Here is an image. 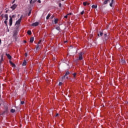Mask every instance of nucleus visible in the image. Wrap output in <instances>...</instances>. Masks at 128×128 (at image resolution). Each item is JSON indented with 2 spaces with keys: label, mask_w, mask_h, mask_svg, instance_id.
I'll use <instances>...</instances> for the list:
<instances>
[{
  "label": "nucleus",
  "mask_w": 128,
  "mask_h": 128,
  "mask_svg": "<svg viewBox=\"0 0 128 128\" xmlns=\"http://www.w3.org/2000/svg\"><path fill=\"white\" fill-rule=\"evenodd\" d=\"M7 30H8V32H10V30H9V29L8 28V26H7Z\"/></svg>",
  "instance_id": "36"
},
{
  "label": "nucleus",
  "mask_w": 128,
  "mask_h": 128,
  "mask_svg": "<svg viewBox=\"0 0 128 128\" xmlns=\"http://www.w3.org/2000/svg\"><path fill=\"white\" fill-rule=\"evenodd\" d=\"M83 4H84V6H86L87 5V2H84L83 3Z\"/></svg>",
  "instance_id": "22"
},
{
  "label": "nucleus",
  "mask_w": 128,
  "mask_h": 128,
  "mask_svg": "<svg viewBox=\"0 0 128 128\" xmlns=\"http://www.w3.org/2000/svg\"><path fill=\"white\" fill-rule=\"evenodd\" d=\"M10 26H11L12 24V19L11 16H10Z\"/></svg>",
  "instance_id": "3"
},
{
  "label": "nucleus",
  "mask_w": 128,
  "mask_h": 128,
  "mask_svg": "<svg viewBox=\"0 0 128 128\" xmlns=\"http://www.w3.org/2000/svg\"><path fill=\"white\" fill-rule=\"evenodd\" d=\"M57 30H60V27H57L56 28Z\"/></svg>",
  "instance_id": "28"
},
{
  "label": "nucleus",
  "mask_w": 128,
  "mask_h": 128,
  "mask_svg": "<svg viewBox=\"0 0 128 128\" xmlns=\"http://www.w3.org/2000/svg\"><path fill=\"white\" fill-rule=\"evenodd\" d=\"M76 74H76V72L72 74L74 75V78H76Z\"/></svg>",
  "instance_id": "23"
},
{
  "label": "nucleus",
  "mask_w": 128,
  "mask_h": 128,
  "mask_svg": "<svg viewBox=\"0 0 128 128\" xmlns=\"http://www.w3.org/2000/svg\"><path fill=\"white\" fill-rule=\"evenodd\" d=\"M62 4L60 3V4H59V6L60 7V8H61L62 7Z\"/></svg>",
  "instance_id": "35"
},
{
  "label": "nucleus",
  "mask_w": 128,
  "mask_h": 128,
  "mask_svg": "<svg viewBox=\"0 0 128 128\" xmlns=\"http://www.w3.org/2000/svg\"><path fill=\"white\" fill-rule=\"evenodd\" d=\"M64 18H68V16H64Z\"/></svg>",
  "instance_id": "37"
},
{
  "label": "nucleus",
  "mask_w": 128,
  "mask_h": 128,
  "mask_svg": "<svg viewBox=\"0 0 128 128\" xmlns=\"http://www.w3.org/2000/svg\"><path fill=\"white\" fill-rule=\"evenodd\" d=\"M80 14L82 15H83L84 14V10H83L82 12H81Z\"/></svg>",
  "instance_id": "30"
},
{
  "label": "nucleus",
  "mask_w": 128,
  "mask_h": 128,
  "mask_svg": "<svg viewBox=\"0 0 128 128\" xmlns=\"http://www.w3.org/2000/svg\"><path fill=\"white\" fill-rule=\"evenodd\" d=\"M4 17L6 18V20H8V15L7 14H5Z\"/></svg>",
  "instance_id": "11"
},
{
  "label": "nucleus",
  "mask_w": 128,
  "mask_h": 128,
  "mask_svg": "<svg viewBox=\"0 0 128 128\" xmlns=\"http://www.w3.org/2000/svg\"><path fill=\"white\" fill-rule=\"evenodd\" d=\"M0 85H1V84H0Z\"/></svg>",
  "instance_id": "55"
},
{
  "label": "nucleus",
  "mask_w": 128,
  "mask_h": 128,
  "mask_svg": "<svg viewBox=\"0 0 128 128\" xmlns=\"http://www.w3.org/2000/svg\"><path fill=\"white\" fill-rule=\"evenodd\" d=\"M34 37L31 38L30 40V42L32 43L34 41Z\"/></svg>",
  "instance_id": "8"
},
{
  "label": "nucleus",
  "mask_w": 128,
  "mask_h": 128,
  "mask_svg": "<svg viewBox=\"0 0 128 128\" xmlns=\"http://www.w3.org/2000/svg\"><path fill=\"white\" fill-rule=\"evenodd\" d=\"M16 36V32H14V36Z\"/></svg>",
  "instance_id": "31"
},
{
  "label": "nucleus",
  "mask_w": 128,
  "mask_h": 128,
  "mask_svg": "<svg viewBox=\"0 0 128 128\" xmlns=\"http://www.w3.org/2000/svg\"><path fill=\"white\" fill-rule=\"evenodd\" d=\"M2 44V40H1L0 38V44Z\"/></svg>",
  "instance_id": "40"
},
{
  "label": "nucleus",
  "mask_w": 128,
  "mask_h": 128,
  "mask_svg": "<svg viewBox=\"0 0 128 128\" xmlns=\"http://www.w3.org/2000/svg\"><path fill=\"white\" fill-rule=\"evenodd\" d=\"M113 4L112 2L110 3V6L112 7Z\"/></svg>",
  "instance_id": "27"
},
{
  "label": "nucleus",
  "mask_w": 128,
  "mask_h": 128,
  "mask_svg": "<svg viewBox=\"0 0 128 128\" xmlns=\"http://www.w3.org/2000/svg\"><path fill=\"white\" fill-rule=\"evenodd\" d=\"M22 19V16H21L18 20H20L21 21Z\"/></svg>",
  "instance_id": "38"
},
{
  "label": "nucleus",
  "mask_w": 128,
  "mask_h": 128,
  "mask_svg": "<svg viewBox=\"0 0 128 128\" xmlns=\"http://www.w3.org/2000/svg\"><path fill=\"white\" fill-rule=\"evenodd\" d=\"M112 0L111 2L114 4V0Z\"/></svg>",
  "instance_id": "39"
},
{
  "label": "nucleus",
  "mask_w": 128,
  "mask_h": 128,
  "mask_svg": "<svg viewBox=\"0 0 128 128\" xmlns=\"http://www.w3.org/2000/svg\"><path fill=\"white\" fill-rule=\"evenodd\" d=\"M41 41H40L38 42V44H40V43Z\"/></svg>",
  "instance_id": "49"
},
{
  "label": "nucleus",
  "mask_w": 128,
  "mask_h": 128,
  "mask_svg": "<svg viewBox=\"0 0 128 128\" xmlns=\"http://www.w3.org/2000/svg\"><path fill=\"white\" fill-rule=\"evenodd\" d=\"M10 63L12 66L13 67H16V65L11 60H10Z\"/></svg>",
  "instance_id": "10"
},
{
  "label": "nucleus",
  "mask_w": 128,
  "mask_h": 128,
  "mask_svg": "<svg viewBox=\"0 0 128 128\" xmlns=\"http://www.w3.org/2000/svg\"><path fill=\"white\" fill-rule=\"evenodd\" d=\"M38 3H40H40H41V1H40V0H38Z\"/></svg>",
  "instance_id": "34"
},
{
  "label": "nucleus",
  "mask_w": 128,
  "mask_h": 128,
  "mask_svg": "<svg viewBox=\"0 0 128 128\" xmlns=\"http://www.w3.org/2000/svg\"><path fill=\"white\" fill-rule=\"evenodd\" d=\"M0 88H1V86H0Z\"/></svg>",
  "instance_id": "52"
},
{
  "label": "nucleus",
  "mask_w": 128,
  "mask_h": 128,
  "mask_svg": "<svg viewBox=\"0 0 128 128\" xmlns=\"http://www.w3.org/2000/svg\"><path fill=\"white\" fill-rule=\"evenodd\" d=\"M122 62L123 63H124V62H125V61L122 60Z\"/></svg>",
  "instance_id": "46"
},
{
  "label": "nucleus",
  "mask_w": 128,
  "mask_h": 128,
  "mask_svg": "<svg viewBox=\"0 0 128 128\" xmlns=\"http://www.w3.org/2000/svg\"><path fill=\"white\" fill-rule=\"evenodd\" d=\"M12 18H14V16H12Z\"/></svg>",
  "instance_id": "51"
},
{
  "label": "nucleus",
  "mask_w": 128,
  "mask_h": 128,
  "mask_svg": "<svg viewBox=\"0 0 128 128\" xmlns=\"http://www.w3.org/2000/svg\"><path fill=\"white\" fill-rule=\"evenodd\" d=\"M58 18L56 19V20H54V24H58Z\"/></svg>",
  "instance_id": "16"
},
{
  "label": "nucleus",
  "mask_w": 128,
  "mask_h": 128,
  "mask_svg": "<svg viewBox=\"0 0 128 128\" xmlns=\"http://www.w3.org/2000/svg\"><path fill=\"white\" fill-rule=\"evenodd\" d=\"M15 1H16L15 0L13 1L12 4L14 3Z\"/></svg>",
  "instance_id": "42"
},
{
  "label": "nucleus",
  "mask_w": 128,
  "mask_h": 128,
  "mask_svg": "<svg viewBox=\"0 0 128 128\" xmlns=\"http://www.w3.org/2000/svg\"><path fill=\"white\" fill-rule=\"evenodd\" d=\"M4 60V58H3V56H2V58H1V59H0V64L2 63V62Z\"/></svg>",
  "instance_id": "17"
},
{
  "label": "nucleus",
  "mask_w": 128,
  "mask_h": 128,
  "mask_svg": "<svg viewBox=\"0 0 128 128\" xmlns=\"http://www.w3.org/2000/svg\"><path fill=\"white\" fill-rule=\"evenodd\" d=\"M28 34L29 35H31L32 34V32L30 30H28Z\"/></svg>",
  "instance_id": "20"
},
{
  "label": "nucleus",
  "mask_w": 128,
  "mask_h": 128,
  "mask_svg": "<svg viewBox=\"0 0 128 128\" xmlns=\"http://www.w3.org/2000/svg\"><path fill=\"white\" fill-rule=\"evenodd\" d=\"M0 85H1V84H0Z\"/></svg>",
  "instance_id": "56"
},
{
  "label": "nucleus",
  "mask_w": 128,
  "mask_h": 128,
  "mask_svg": "<svg viewBox=\"0 0 128 128\" xmlns=\"http://www.w3.org/2000/svg\"><path fill=\"white\" fill-rule=\"evenodd\" d=\"M82 55L83 54L82 52L79 54V60H82L83 59Z\"/></svg>",
  "instance_id": "2"
},
{
  "label": "nucleus",
  "mask_w": 128,
  "mask_h": 128,
  "mask_svg": "<svg viewBox=\"0 0 128 128\" xmlns=\"http://www.w3.org/2000/svg\"><path fill=\"white\" fill-rule=\"evenodd\" d=\"M21 21L20 20H18V21H16V24H20Z\"/></svg>",
  "instance_id": "13"
},
{
  "label": "nucleus",
  "mask_w": 128,
  "mask_h": 128,
  "mask_svg": "<svg viewBox=\"0 0 128 128\" xmlns=\"http://www.w3.org/2000/svg\"><path fill=\"white\" fill-rule=\"evenodd\" d=\"M102 34H103V32H99V34H98V36H100H100H102Z\"/></svg>",
  "instance_id": "18"
},
{
  "label": "nucleus",
  "mask_w": 128,
  "mask_h": 128,
  "mask_svg": "<svg viewBox=\"0 0 128 128\" xmlns=\"http://www.w3.org/2000/svg\"><path fill=\"white\" fill-rule=\"evenodd\" d=\"M32 0H30V4H32Z\"/></svg>",
  "instance_id": "43"
},
{
  "label": "nucleus",
  "mask_w": 128,
  "mask_h": 128,
  "mask_svg": "<svg viewBox=\"0 0 128 128\" xmlns=\"http://www.w3.org/2000/svg\"><path fill=\"white\" fill-rule=\"evenodd\" d=\"M31 12H32V10H30L28 14V16H30V14H31Z\"/></svg>",
  "instance_id": "26"
},
{
  "label": "nucleus",
  "mask_w": 128,
  "mask_h": 128,
  "mask_svg": "<svg viewBox=\"0 0 128 128\" xmlns=\"http://www.w3.org/2000/svg\"><path fill=\"white\" fill-rule=\"evenodd\" d=\"M17 5L16 4H14L12 6H11V8L12 9V10H14V9H16V8Z\"/></svg>",
  "instance_id": "6"
},
{
  "label": "nucleus",
  "mask_w": 128,
  "mask_h": 128,
  "mask_svg": "<svg viewBox=\"0 0 128 128\" xmlns=\"http://www.w3.org/2000/svg\"><path fill=\"white\" fill-rule=\"evenodd\" d=\"M51 16V14H49L48 16L46 18V19L48 20L49 19V18H50V16Z\"/></svg>",
  "instance_id": "14"
},
{
  "label": "nucleus",
  "mask_w": 128,
  "mask_h": 128,
  "mask_svg": "<svg viewBox=\"0 0 128 128\" xmlns=\"http://www.w3.org/2000/svg\"><path fill=\"white\" fill-rule=\"evenodd\" d=\"M53 17H54L53 16H52V18H53Z\"/></svg>",
  "instance_id": "53"
},
{
  "label": "nucleus",
  "mask_w": 128,
  "mask_h": 128,
  "mask_svg": "<svg viewBox=\"0 0 128 128\" xmlns=\"http://www.w3.org/2000/svg\"><path fill=\"white\" fill-rule=\"evenodd\" d=\"M25 56H26V57H27V56H28V53H26V52L25 53Z\"/></svg>",
  "instance_id": "33"
},
{
  "label": "nucleus",
  "mask_w": 128,
  "mask_h": 128,
  "mask_svg": "<svg viewBox=\"0 0 128 128\" xmlns=\"http://www.w3.org/2000/svg\"><path fill=\"white\" fill-rule=\"evenodd\" d=\"M4 24H6V26H8V24H7V20H5L4 21Z\"/></svg>",
  "instance_id": "25"
},
{
  "label": "nucleus",
  "mask_w": 128,
  "mask_h": 128,
  "mask_svg": "<svg viewBox=\"0 0 128 128\" xmlns=\"http://www.w3.org/2000/svg\"><path fill=\"white\" fill-rule=\"evenodd\" d=\"M24 43H26V40H24Z\"/></svg>",
  "instance_id": "44"
},
{
  "label": "nucleus",
  "mask_w": 128,
  "mask_h": 128,
  "mask_svg": "<svg viewBox=\"0 0 128 128\" xmlns=\"http://www.w3.org/2000/svg\"><path fill=\"white\" fill-rule=\"evenodd\" d=\"M90 4H89V3H88V2H87V5H90Z\"/></svg>",
  "instance_id": "45"
},
{
  "label": "nucleus",
  "mask_w": 128,
  "mask_h": 128,
  "mask_svg": "<svg viewBox=\"0 0 128 128\" xmlns=\"http://www.w3.org/2000/svg\"><path fill=\"white\" fill-rule=\"evenodd\" d=\"M16 112V110H14V109H12L11 110H10V112H12V113H14V112Z\"/></svg>",
  "instance_id": "19"
},
{
  "label": "nucleus",
  "mask_w": 128,
  "mask_h": 128,
  "mask_svg": "<svg viewBox=\"0 0 128 128\" xmlns=\"http://www.w3.org/2000/svg\"><path fill=\"white\" fill-rule=\"evenodd\" d=\"M70 74V72H66V74L64 76L62 77V79L64 80L66 78V79H68V77L67 76L68 75Z\"/></svg>",
  "instance_id": "1"
},
{
  "label": "nucleus",
  "mask_w": 128,
  "mask_h": 128,
  "mask_svg": "<svg viewBox=\"0 0 128 128\" xmlns=\"http://www.w3.org/2000/svg\"><path fill=\"white\" fill-rule=\"evenodd\" d=\"M8 10H6V12L8 13Z\"/></svg>",
  "instance_id": "48"
},
{
  "label": "nucleus",
  "mask_w": 128,
  "mask_h": 128,
  "mask_svg": "<svg viewBox=\"0 0 128 128\" xmlns=\"http://www.w3.org/2000/svg\"><path fill=\"white\" fill-rule=\"evenodd\" d=\"M62 1H64V0H62Z\"/></svg>",
  "instance_id": "54"
},
{
  "label": "nucleus",
  "mask_w": 128,
  "mask_h": 128,
  "mask_svg": "<svg viewBox=\"0 0 128 128\" xmlns=\"http://www.w3.org/2000/svg\"><path fill=\"white\" fill-rule=\"evenodd\" d=\"M97 7H98V6H97V5H96V6H95V5H92V8H96Z\"/></svg>",
  "instance_id": "15"
},
{
  "label": "nucleus",
  "mask_w": 128,
  "mask_h": 128,
  "mask_svg": "<svg viewBox=\"0 0 128 128\" xmlns=\"http://www.w3.org/2000/svg\"><path fill=\"white\" fill-rule=\"evenodd\" d=\"M127 103L128 104V102H127Z\"/></svg>",
  "instance_id": "57"
},
{
  "label": "nucleus",
  "mask_w": 128,
  "mask_h": 128,
  "mask_svg": "<svg viewBox=\"0 0 128 128\" xmlns=\"http://www.w3.org/2000/svg\"><path fill=\"white\" fill-rule=\"evenodd\" d=\"M62 82H60L58 85L60 86H62Z\"/></svg>",
  "instance_id": "29"
},
{
  "label": "nucleus",
  "mask_w": 128,
  "mask_h": 128,
  "mask_svg": "<svg viewBox=\"0 0 128 128\" xmlns=\"http://www.w3.org/2000/svg\"><path fill=\"white\" fill-rule=\"evenodd\" d=\"M24 104V101H22L21 102V104Z\"/></svg>",
  "instance_id": "32"
},
{
  "label": "nucleus",
  "mask_w": 128,
  "mask_h": 128,
  "mask_svg": "<svg viewBox=\"0 0 128 128\" xmlns=\"http://www.w3.org/2000/svg\"><path fill=\"white\" fill-rule=\"evenodd\" d=\"M58 116V114H57L56 116Z\"/></svg>",
  "instance_id": "41"
},
{
  "label": "nucleus",
  "mask_w": 128,
  "mask_h": 128,
  "mask_svg": "<svg viewBox=\"0 0 128 128\" xmlns=\"http://www.w3.org/2000/svg\"><path fill=\"white\" fill-rule=\"evenodd\" d=\"M72 13H70V14H69L68 15H72Z\"/></svg>",
  "instance_id": "47"
},
{
  "label": "nucleus",
  "mask_w": 128,
  "mask_h": 128,
  "mask_svg": "<svg viewBox=\"0 0 128 128\" xmlns=\"http://www.w3.org/2000/svg\"><path fill=\"white\" fill-rule=\"evenodd\" d=\"M39 24V23L38 22H36L35 23H34L32 24V26H36Z\"/></svg>",
  "instance_id": "5"
},
{
  "label": "nucleus",
  "mask_w": 128,
  "mask_h": 128,
  "mask_svg": "<svg viewBox=\"0 0 128 128\" xmlns=\"http://www.w3.org/2000/svg\"><path fill=\"white\" fill-rule=\"evenodd\" d=\"M2 18H4V16H3V14H2Z\"/></svg>",
  "instance_id": "50"
},
{
  "label": "nucleus",
  "mask_w": 128,
  "mask_h": 128,
  "mask_svg": "<svg viewBox=\"0 0 128 128\" xmlns=\"http://www.w3.org/2000/svg\"><path fill=\"white\" fill-rule=\"evenodd\" d=\"M6 55L8 56V58L9 60L12 59V56H10V54H6Z\"/></svg>",
  "instance_id": "7"
},
{
  "label": "nucleus",
  "mask_w": 128,
  "mask_h": 128,
  "mask_svg": "<svg viewBox=\"0 0 128 128\" xmlns=\"http://www.w3.org/2000/svg\"><path fill=\"white\" fill-rule=\"evenodd\" d=\"M26 63H27V62H26V60H24V62H23V64H22V66H26Z\"/></svg>",
  "instance_id": "12"
},
{
  "label": "nucleus",
  "mask_w": 128,
  "mask_h": 128,
  "mask_svg": "<svg viewBox=\"0 0 128 128\" xmlns=\"http://www.w3.org/2000/svg\"><path fill=\"white\" fill-rule=\"evenodd\" d=\"M104 38H105V40H107L108 39V36L107 34H104Z\"/></svg>",
  "instance_id": "4"
},
{
  "label": "nucleus",
  "mask_w": 128,
  "mask_h": 128,
  "mask_svg": "<svg viewBox=\"0 0 128 128\" xmlns=\"http://www.w3.org/2000/svg\"><path fill=\"white\" fill-rule=\"evenodd\" d=\"M110 1V0H105V1H104V2H103V4H106Z\"/></svg>",
  "instance_id": "9"
},
{
  "label": "nucleus",
  "mask_w": 128,
  "mask_h": 128,
  "mask_svg": "<svg viewBox=\"0 0 128 128\" xmlns=\"http://www.w3.org/2000/svg\"><path fill=\"white\" fill-rule=\"evenodd\" d=\"M40 48V46L38 44L36 45V50H38Z\"/></svg>",
  "instance_id": "21"
},
{
  "label": "nucleus",
  "mask_w": 128,
  "mask_h": 128,
  "mask_svg": "<svg viewBox=\"0 0 128 128\" xmlns=\"http://www.w3.org/2000/svg\"><path fill=\"white\" fill-rule=\"evenodd\" d=\"M8 109L6 108V110L4 112V114L6 112L8 113Z\"/></svg>",
  "instance_id": "24"
}]
</instances>
